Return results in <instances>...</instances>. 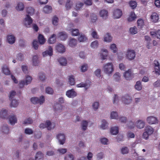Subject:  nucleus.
I'll use <instances>...</instances> for the list:
<instances>
[{
	"mask_svg": "<svg viewBox=\"0 0 160 160\" xmlns=\"http://www.w3.org/2000/svg\"><path fill=\"white\" fill-rule=\"evenodd\" d=\"M26 12L28 14L24 19V23L26 27L29 28L32 22V20L30 16H32L34 13L35 9L31 7H27Z\"/></svg>",
	"mask_w": 160,
	"mask_h": 160,
	"instance_id": "nucleus-1",
	"label": "nucleus"
},
{
	"mask_svg": "<svg viewBox=\"0 0 160 160\" xmlns=\"http://www.w3.org/2000/svg\"><path fill=\"white\" fill-rule=\"evenodd\" d=\"M104 71L107 74H111L113 70V65L112 63H108L103 66Z\"/></svg>",
	"mask_w": 160,
	"mask_h": 160,
	"instance_id": "nucleus-2",
	"label": "nucleus"
},
{
	"mask_svg": "<svg viewBox=\"0 0 160 160\" xmlns=\"http://www.w3.org/2000/svg\"><path fill=\"white\" fill-rule=\"evenodd\" d=\"M31 101L34 104L39 103L40 104H41L44 102L45 98L43 96H41L40 98L37 97H32L31 98Z\"/></svg>",
	"mask_w": 160,
	"mask_h": 160,
	"instance_id": "nucleus-3",
	"label": "nucleus"
},
{
	"mask_svg": "<svg viewBox=\"0 0 160 160\" xmlns=\"http://www.w3.org/2000/svg\"><path fill=\"white\" fill-rule=\"evenodd\" d=\"M32 80V77L27 76L26 77L25 82L24 80L21 81L19 83L20 88H22L23 87L24 85H27L30 83Z\"/></svg>",
	"mask_w": 160,
	"mask_h": 160,
	"instance_id": "nucleus-4",
	"label": "nucleus"
},
{
	"mask_svg": "<svg viewBox=\"0 0 160 160\" xmlns=\"http://www.w3.org/2000/svg\"><path fill=\"white\" fill-rule=\"evenodd\" d=\"M51 125V122L49 121H47L46 122V123H42L39 125V128H47L48 129V130H51L52 129H53L55 126V125H53L52 128L50 126Z\"/></svg>",
	"mask_w": 160,
	"mask_h": 160,
	"instance_id": "nucleus-5",
	"label": "nucleus"
},
{
	"mask_svg": "<svg viewBox=\"0 0 160 160\" xmlns=\"http://www.w3.org/2000/svg\"><path fill=\"white\" fill-rule=\"evenodd\" d=\"M126 57L129 60L133 59L135 57V52L134 50H128L126 54Z\"/></svg>",
	"mask_w": 160,
	"mask_h": 160,
	"instance_id": "nucleus-6",
	"label": "nucleus"
},
{
	"mask_svg": "<svg viewBox=\"0 0 160 160\" xmlns=\"http://www.w3.org/2000/svg\"><path fill=\"white\" fill-rule=\"evenodd\" d=\"M154 66L155 69V72L156 75H159L160 74V64L157 60L154 61Z\"/></svg>",
	"mask_w": 160,
	"mask_h": 160,
	"instance_id": "nucleus-7",
	"label": "nucleus"
},
{
	"mask_svg": "<svg viewBox=\"0 0 160 160\" xmlns=\"http://www.w3.org/2000/svg\"><path fill=\"white\" fill-rule=\"evenodd\" d=\"M147 121L149 124H156L158 123V120L155 117L153 116H149L147 117Z\"/></svg>",
	"mask_w": 160,
	"mask_h": 160,
	"instance_id": "nucleus-8",
	"label": "nucleus"
},
{
	"mask_svg": "<svg viewBox=\"0 0 160 160\" xmlns=\"http://www.w3.org/2000/svg\"><path fill=\"white\" fill-rule=\"evenodd\" d=\"M66 95L69 98H73L77 95L76 92L73 89L69 90L66 92Z\"/></svg>",
	"mask_w": 160,
	"mask_h": 160,
	"instance_id": "nucleus-9",
	"label": "nucleus"
},
{
	"mask_svg": "<svg viewBox=\"0 0 160 160\" xmlns=\"http://www.w3.org/2000/svg\"><path fill=\"white\" fill-rule=\"evenodd\" d=\"M122 102L125 104H129L132 101V99L130 96L128 94L125 95L122 97Z\"/></svg>",
	"mask_w": 160,
	"mask_h": 160,
	"instance_id": "nucleus-10",
	"label": "nucleus"
},
{
	"mask_svg": "<svg viewBox=\"0 0 160 160\" xmlns=\"http://www.w3.org/2000/svg\"><path fill=\"white\" fill-rule=\"evenodd\" d=\"M57 137L60 144L62 145L63 144L65 141V135L63 134L59 133L58 134Z\"/></svg>",
	"mask_w": 160,
	"mask_h": 160,
	"instance_id": "nucleus-11",
	"label": "nucleus"
},
{
	"mask_svg": "<svg viewBox=\"0 0 160 160\" xmlns=\"http://www.w3.org/2000/svg\"><path fill=\"white\" fill-rule=\"evenodd\" d=\"M122 15V11L119 9L115 10L113 12V16L114 18H119Z\"/></svg>",
	"mask_w": 160,
	"mask_h": 160,
	"instance_id": "nucleus-12",
	"label": "nucleus"
},
{
	"mask_svg": "<svg viewBox=\"0 0 160 160\" xmlns=\"http://www.w3.org/2000/svg\"><path fill=\"white\" fill-rule=\"evenodd\" d=\"M125 79L128 80H130L133 78V75L131 73V70L129 69L126 71L124 75Z\"/></svg>",
	"mask_w": 160,
	"mask_h": 160,
	"instance_id": "nucleus-13",
	"label": "nucleus"
},
{
	"mask_svg": "<svg viewBox=\"0 0 160 160\" xmlns=\"http://www.w3.org/2000/svg\"><path fill=\"white\" fill-rule=\"evenodd\" d=\"M52 54L53 49L51 46H49L48 50L42 53V55L43 57H46L48 55L51 56Z\"/></svg>",
	"mask_w": 160,
	"mask_h": 160,
	"instance_id": "nucleus-14",
	"label": "nucleus"
},
{
	"mask_svg": "<svg viewBox=\"0 0 160 160\" xmlns=\"http://www.w3.org/2000/svg\"><path fill=\"white\" fill-rule=\"evenodd\" d=\"M8 119L11 125H13L17 122V119L15 115H9Z\"/></svg>",
	"mask_w": 160,
	"mask_h": 160,
	"instance_id": "nucleus-15",
	"label": "nucleus"
},
{
	"mask_svg": "<svg viewBox=\"0 0 160 160\" xmlns=\"http://www.w3.org/2000/svg\"><path fill=\"white\" fill-rule=\"evenodd\" d=\"M0 117L3 119H7L8 118V111L6 109H2L0 112Z\"/></svg>",
	"mask_w": 160,
	"mask_h": 160,
	"instance_id": "nucleus-16",
	"label": "nucleus"
},
{
	"mask_svg": "<svg viewBox=\"0 0 160 160\" xmlns=\"http://www.w3.org/2000/svg\"><path fill=\"white\" fill-rule=\"evenodd\" d=\"M56 49L58 52L60 53H63L65 51L64 46L61 44H58L56 47Z\"/></svg>",
	"mask_w": 160,
	"mask_h": 160,
	"instance_id": "nucleus-17",
	"label": "nucleus"
},
{
	"mask_svg": "<svg viewBox=\"0 0 160 160\" xmlns=\"http://www.w3.org/2000/svg\"><path fill=\"white\" fill-rule=\"evenodd\" d=\"M7 40L9 44H12L15 42V38L13 35H9L7 36Z\"/></svg>",
	"mask_w": 160,
	"mask_h": 160,
	"instance_id": "nucleus-18",
	"label": "nucleus"
},
{
	"mask_svg": "<svg viewBox=\"0 0 160 160\" xmlns=\"http://www.w3.org/2000/svg\"><path fill=\"white\" fill-rule=\"evenodd\" d=\"M151 18L153 22H156L158 21L159 19L158 14L156 12H153L151 15Z\"/></svg>",
	"mask_w": 160,
	"mask_h": 160,
	"instance_id": "nucleus-19",
	"label": "nucleus"
},
{
	"mask_svg": "<svg viewBox=\"0 0 160 160\" xmlns=\"http://www.w3.org/2000/svg\"><path fill=\"white\" fill-rule=\"evenodd\" d=\"M150 33L152 37H156L157 38L160 39V30H158L156 32H150Z\"/></svg>",
	"mask_w": 160,
	"mask_h": 160,
	"instance_id": "nucleus-20",
	"label": "nucleus"
},
{
	"mask_svg": "<svg viewBox=\"0 0 160 160\" xmlns=\"http://www.w3.org/2000/svg\"><path fill=\"white\" fill-rule=\"evenodd\" d=\"M145 131L148 133V134L151 135L153 133L154 130L153 128L151 126H149L145 127Z\"/></svg>",
	"mask_w": 160,
	"mask_h": 160,
	"instance_id": "nucleus-21",
	"label": "nucleus"
},
{
	"mask_svg": "<svg viewBox=\"0 0 160 160\" xmlns=\"http://www.w3.org/2000/svg\"><path fill=\"white\" fill-rule=\"evenodd\" d=\"M43 154L41 152H37L35 156L36 160H43Z\"/></svg>",
	"mask_w": 160,
	"mask_h": 160,
	"instance_id": "nucleus-22",
	"label": "nucleus"
},
{
	"mask_svg": "<svg viewBox=\"0 0 160 160\" xmlns=\"http://www.w3.org/2000/svg\"><path fill=\"white\" fill-rule=\"evenodd\" d=\"M56 40V35L55 34H53L49 38L48 42L50 44H53L55 42Z\"/></svg>",
	"mask_w": 160,
	"mask_h": 160,
	"instance_id": "nucleus-23",
	"label": "nucleus"
},
{
	"mask_svg": "<svg viewBox=\"0 0 160 160\" xmlns=\"http://www.w3.org/2000/svg\"><path fill=\"white\" fill-rule=\"evenodd\" d=\"M108 14V12L104 10H101L100 12V16L103 19H106L107 18Z\"/></svg>",
	"mask_w": 160,
	"mask_h": 160,
	"instance_id": "nucleus-24",
	"label": "nucleus"
},
{
	"mask_svg": "<svg viewBox=\"0 0 160 160\" xmlns=\"http://www.w3.org/2000/svg\"><path fill=\"white\" fill-rule=\"evenodd\" d=\"M59 37L62 40H65L67 38V35L65 32H60L59 33Z\"/></svg>",
	"mask_w": 160,
	"mask_h": 160,
	"instance_id": "nucleus-25",
	"label": "nucleus"
},
{
	"mask_svg": "<svg viewBox=\"0 0 160 160\" xmlns=\"http://www.w3.org/2000/svg\"><path fill=\"white\" fill-rule=\"evenodd\" d=\"M52 7L50 6L46 5L43 8V11L46 13H49L51 12Z\"/></svg>",
	"mask_w": 160,
	"mask_h": 160,
	"instance_id": "nucleus-26",
	"label": "nucleus"
},
{
	"mask_svg": "<svg viewBox=\"0 0 160 160\" xmlns=\"http://www.w3.org/2000/svg\"><path fill=\"white\" fill-rule=\"evenodd\" d=\"M77 44V41L76 39L71 38L69 40L68 42L69 46L72 47H75Z\"/></svg>",
	"mask_w": 160,
	"mask_h": 160,
	"instance_id": "nucleus-27",
	"label": "nucleus"
},
{
	"mask_svg": "<svg viewBox=\"0 0 160 160\" xmlns=\"http://www.w3.org/2000/svg\"><path fill=\"white\" fill-rule=\"evenodd\" d=\"M137 127L138 128L140 129L144 127L145 122L141 120H139L137 122Z\"/></svg>",
	"mask_w": 160,
	"mask_h": 160,
	"instance_id": "nucleus-28",
	"label": "nucleus"
},
{
	"mask_svg": "<svg viewBox=\"0 0 160 160\" xmlns=\"http://www.w3.org/2000/svg\"><path fill=\"white\" fill-rule=\"evenodd\" d=\"M2 69L3 72L6 75H8L10 74V71L7 66H3L2 68Z\"/></svg>",
	"mask_w": 160,
	"mask_h": 160,
	"instance_id": "nucleus-29",
	"label": "nucleus"
},
{
	"mask_svg": "<svg viewBox=\"0 0 160 160\" xmlns=\"http://www.w3.org/2000/svg\"><path fill=\"white\" fill-rule=\"evenodd\" d=\"M58 61L61 65L66 66L67 64L66 59L64 58L61 57L58 59Z\"/></svg>",
	"mask_w": 160,
	"mask_h": 160,
	"instance_id": "nucleus-30",
	"label": "nucleus"
},
{
	"mask_svg": "<svg viewBox=\"0 0 160 160\" xmlns=\"http://www.w3.org/2000/svg\"><path fill=\"white\" fill-rule=\"evenodd\" d=\"M104 41L106 42H111L112 39V37L110 35L109 33H107L104 38Z\"/></svg>",
	"mask_w": 160,
	"mask_h": 160,
	"instance_id": "nucleus-31",
	"label": "nucleus"
},
{
	"mask_svg": "<svg viewBox=\"0 0 160 160\" xmlns=\"http://www.w3.org/2000/svg\"><path fill=\"white\" fill-rule=\"evenodd\" d=\"M38 40L39 43L41 44H43L46 41L44 36L41 34H39L38 37Z\"/></svg>",
	"mask_w": 160,
	"mask_h": 160,
	"instance_id": "nucleus-32",
	"label": "nucleus"
},
{
	"mask_svg": "<svg viewBox=\"0 0 160 160\" xmlns=\"http://www.w3.org/2000/svg\"><path fill=\"white\" fill-rule=\"evenodd\" d=\"M136 18L135 13L133 12H131L130 15L128 18V21L129 22H131L134 20Z\"/></svg>",
	"mask_w": 160,
	"mask_h": 160,
	"instance_id": "nucleus-33",
	"label": "nucleus"
},
{
	"mask_svg": "<svg viewBox=\"0 0 160 160\" xmlns=\"http://www.w3.org/2000/svg\"><path fill=\"white\" fill-rule=\"evenodd\" d=\"M32 62L34 66H36L38 65L39 61L38 60V57L37 55L33 56L32 58Z\"/></svg>",
	"mask_w": 160,
	"mask_h": 160,
	"instance_id": "nucleus-34",
	"label": "nucleus"
},
{
	"mask_svg": "<svg viewBox=\"0 0 160 160\" xmlns=\"http://www.w3.org/2000/svg\"><path fill=\"white\" fill-rule=\"evenodd\" d=\"M110 132L112 135H116L118 133V127H114L112 128L111 129Z\"/></svg>",
	"mask_w": 160,
	"mask_h": 160,
	"instance_id": "nucleus-35",
	"label": "nucleus"
},
{
	"mask_svg": "<svg viewBox=\"0 0 160 160\" xmlns=\"http://www.w3.org/2000/svg\"><path fill=\"white\" fill-rule=\"evenodd\" d=\"M24 8V5L22 2H19L18 3L17 6L16 7V8L17 10L18 11H22Z\"/></svg>",
	"mask_w": 160,
	"mask_h": 160,
	"instance_id": "nucleus-36",
	"label": "nucleus"
},
{
	"mask_svg": "<svg viewBox=\"0 0 160 160\" xmlns=\"http://www.w3.org/2000/svg\"><path fill=\"white\" fill-rule=\"evenodd\" d=\"M102 53L101 54V58L102 59H105L107 56L108 54V50L106 49H102Z\"/></svg>",
	"mask_w": 160,
	"mask_h": 160,
	"instance_id": "nucleus-37",
	"label": "nucleus"
},
{
	"mask_svg": "<svg viewBox=\"0 0 160 160\" xmlns=\"http://www.w3.org/2000/svg\"><path fill=\"white\" fill-rule=\"evenodd\" d=\"M68 82L71 85H73L75 84V80L74 76H70L68 78Z\"/></svg>",
	"mask_w": 160,
	"mask_h": 160,
	"instance_id": "nucleus-38",
	"label": "nucleus"
},
{
	"mask_svg": "<svg viewBox=\"0 0 160 160\" xmlns=\"http://www.w3.org/2000/svg\"><path fill=\"white\" fill-rule=\"evenodd\" d=\"M138 27L139 28H142L144 26V23L143 20L142 19L139 18L137 21Z\"/></svg>",
	"mask_w": 160,
	"mask_h": 160,
	"instance_id": "nucleus-39",
	"label": "nucleus"
},
{
	"mask_svg": "<svg viewBox=\"0 0 160 160\" xmlns=\"http://www.w3.org/2000/svg\"><path fill=\"white\" fill-rule=\"evenodd\" d=\"M11 101L10 106L11 107H16L18 104V101L15 99L11 100Z\"/></svg>",
	"mask_w": 160,
	"mask_h": 160,
	"instance_id": "nucleus-40",
	"label": "nucleus"
},
{
	"mask_svg": "<svg viewBox=\"0 0 160 160\" xmlns=\"http://www.w3.org/2000/svg\"><path fill=\"white\" fill-rule=\"evenodd\" d=\"M135 88L138 91L142 89V86L140 81H138L136 82V84L135 86Z\"/></svg>",
	"mask_w": 160,
	"mask_h": 160,
	"instance_id": "nucleus-41",
	"label": "nucleus"
},
{
	"mask_svg": "<svg viewBox=\"0 0 160 160\" xmlns=\"http://www.w3.org/2000/svg\"><path fill=\"white\" fill-rule=\"evenodd\" d=\"M111 118L118 119V113L116 112H111L110 116Z\"/></svg>",
	"mask_w": 160,
	"mask_h": 160,
	"instance_id": "nucleus-42",
	"label": "nucleus"
},
{
	"mask_svg": "<svg viewBox=\"0 0 160 160\" xmlns=\"http://www.w3.org/2000/svg\"><path fill=\"white\" fill-rule=\"evenodd\" d=\"M72 5V2L70 0H67L65 6L67 10H68L70 9Z\"/></svg>",
	"mask_w": 160,
	"mask_h": 160,
	"instance_id": "nucleus-43",
	"label": "nucleus"
},
{
	"mask_svg": "<svg viewBox=\"0 0 160 160\" xmlns=\"http://www.w3.org/2000/svg\"><path fill=\"white\" fill-rule=\"evenodd\" d=\"M88 122L86 121H83L82 123V129L83 131L87 129Z\"/></svg>",
	"mask_w": 160,
	"mask_h": 160,
	"instance_id": "nucleus-44",
	"label": "nucleus"
},
{
	"mask_svg": "<svg viewBox=\"0 0 160 160\" xmlns=\"http://www.w3.org/2000/svg\"><path fill=\"white\" fill-rule=\"evenodd\" d=\"M87 39V38L83 34H81L80 36L79 37L78 40L80 42H83L85 41Z\"/></svg>",
	"mask_w": 160,
	"mask_h": 160,
	"instance_id": "nucleus-45",
	"label": "nucleus"
},
{
	"mask_svg": "<svg viewBox=\"0 0 160 160\" xmlns=\"http://www.w3.org/2000/svg\"><path fill=\"white\" fill-rule=\"evenodd\" d=\"M2 132L5 134H8L9 132V129L7 125H5L2 127Z\"/></svg>",
	"mask_w": 160,
	"mask_h": 160,
	"instance_id": "nucleus-46",
	"label": "nucleus"
},
{
	"mask_svg": "<svg viewBox=\"0 0 160 160\" xmlns=\"http://www.w3.org/2000/svg\"><path fill=\"white\" fill-rule=\"evenodd\" d=\"M71 32L73 36H77L79 34V30L78 29H72Z\"/></svg>",
	"mask_w": 160,
	"mask_h": 160,
	"instance_id": "nucleus-47",
	"label": "nucleus"
},
{
	"mask_svg": "<svg viewBox=\"0 0 160 160\" xmlns=\"http://www.w3.org/2000/svg\"><path fill=\"white\" fill-rule=\"evenodd\" d=\"M107 122L105 120H103L102 121V123L101 126V128L102 129H106L107 126Z\"/></svg>",
	"mask_w": 160,
	"mask_h": 160,
	"instance_id": "nucleus-48",
	"label": "nucleus"
},
{
	"mask_svg": "<svg viewBox=\"0 0 160 160\" xmlns=\"http://www.w3.org/2000/svg\"><path fill=\"white\" fill-rule=\"evenodd\" d=\"M110 49L112 50L113 52L115 53L117 51V48L115 44H111L110 47Z\"/></svg>",
	"mask_w": 160,
	"mask_h": 160,
	"instance_id": "nucleus-49",
	"label": "nucleus"
},
{
	"mask_svg": "<svg viewBox=\"0 0 160 160\" xmlns=\"http://www.w3.org/2000/svg\"><path fill=\"white\" fill-rule=\"evenodd\" d=\"M74 157L72 154H69L65 156L64 160H73Z\"/></svg>",
	"mask_w": 160,
	"mask_h": 160,
	"instance_id": "nucleus-50",
	"label": "nucleus"
},
{
	"mask_svg": "<svg viewBox=\"0 0 160 160\" xmlns=\"http://www.w3.org/2000/svg\"><path fill=\"white\" fill-rule=\"evenodd\" d=\"M129 4L130 7L132 9H134L136 8L137 5L136 2L135 1H130Z\"/></svg>",
	"mask_w": 160,
	"mask_h": 160,
	"instance_id": "nucleus-51",
	"label": "nucleus"
},
{
	"mask_svg": "<svg viewBox=\"0 0 160 160\" xmlns=\"http://www.w3.org/2000/svg\"><path fill=\"white\" fill-rule=\"evenodd\" d=\"M130 32L132 34H134L137 32V28L136 27L133 28H131L130 29Z\"/></svg>",
	"mask_w": 160,
	"mask_h": 160,
	"instance_id": "nucleus-52",
	"label": "nucleus"
},
{
	"mask_svg": "<svg viewBox=\"0 0 160 160\" xmlns=\"http://www.w3.org/2000/svg\"><path fill=\"white\" fill-rule=\"evenodd\" d=\"M32 122V120L31 118H29L24 121L23 124H31Z\"/></svg>",
	"mask_w": 160,
	"mask_h": 160,
	"instance_id": "nucleus-53",
	"label": "nucleus"
},
{
	"mask_svg": "<svg viewBox=\"0 0 160 160\" xmlns=\"http://www.w3.org/2000/svg\"><path fill=\"white\" fill-rule=\"evenodd\" d=\"M129 149L127 147H123L121 149V153L123 154H126L128 153Z\"/></svg>",
	"mask_w": 160,
	"mask_h": 160,
	"instance_id": "nucleus-54",
	"label": "nucleus"
},
{
	"mask_svg": "<svg viewBox=\"0 0 160 160\" xmlns=\"http://www.w3.org/2000/svg\"><path fill=\"white\" fill-rule=\"evenodd\" d=\"M46 92L48 94H52L53 93L54 91L52 88L48 87L46 88Z\"/></svg>",
	"mask_w": 160,
	"mask_h": 160,
	"instance_id": "nucleus-55",
	"label": "nucleus"
},
{
	"mask_svg": "<svg viewBox=\"0 0 160 160\" xmlns=\"http://www.w3.org/2000/svg\"><path fill=\"white\" fill-rule=\"evenodd\" d=\"M58 18L56 16H54L52 19V22L53 25H56L58 24Z\"/></svg>",
	"mask_w": 160,
	"mask_h": 160,
	"instance_id": "nucleus-56",
	"label": "nucleus"
},
{
	"mask_svg": "<svg viewBox=\"0 0 160 160\" xmlns=\"http://www.w3.org/2000/svg\"><path fill=\"white\" fill-rule=\"evenodd\" d=\"M98 46V41H95L91 43V46L93 48H96Z\"/></svg>",
	"mask_w": 160,
	"mask_h": 160,
	"instance_id": "nucleus-57",
	"label": "nucleus"
},
{
	"mask_svg": "<svg viewBox=\"0 0 160 160\" xmlns=\"http://www.w3.org/2000/svg\"><path fill=\"white\" fill-rule=\"evenodd\" d=\"M91 18L92 22H95L97 20V16L94 14H92L91 15Z\"/></svg>",
	"mask_w": 160,
	"mask_h": 160,
	"instance_id": "nucleus-58",
	"label": "nucleus"
},
{
	"mask_svg": "<svg viewBox=\"0 0 160 160\" xmlns=\"http://www.w3.org/2000/svg\"><path fill=\"white\" fill-rule=\"evenodd\" d=\"M92 31L91 33V35L92 37L93 38L98 39V36L97 34V32L94 31V29L93 28H92Z\"/></svg>",
	"mask_w": 160,
	"mask_h": 160,
	"instance_id": "nucleus-59",
	"label": "nucleus"
},
{
	"mask_svg": "<svg viewBox=\"0 0 160 160\" xmlns=\"http://www.w3.org/2000/svg\"><path fill=\"white\" fill-rule=\"evenodd\" d=\"M25 132L26 134L30 135L33 133V131L31 129L27 128L25 130Z\"/></svg>",
	"mask_w": 160,
	"mask_h": 160,
	"instance_id": "nucleus-60",
	"label": "nucleus"
},
{
	"mask_svg": "<svg viewBox=\"0 0 160 160\" xmlns=\"http://www.w3.org/2000/svg\"><path fill=\"white\" fill-rule=\"evenodd\" d=\"M38 42L36 40H34L32 42L33 47L36 50L38 48Z\"/></svg>",
	"mask_w": 160,
	"mask_h": 160,
	"instance_id": "nucleus-61",
	"label": "nucleus"
},
{
	"mask_svg": "<svg viewBox=\"0 0 160 160\" xmlns=\"http://www.w3.org/2000/svg\"><path fill=\"white\" fill-rule=\"evenodd\" d=\"M113 77L116 81H118L120 79V74L119 72H116L113 75Z\"/></svg>",
	"mask_w": 160,
	"mask_h": 160,
	"instance_id": "nucleus-62",
	"label": "nucleus"
},
{
	"mask_svg": "<svg viewBox=\"0 0 160 160\" xmlns=\"http://www.w3.org/2000/svg\"><path fill=\"white\" fill-rule=\"evenodd\" d=\"M100 141L102 144L105 145L108 144V140L106 138H103L101 139Z\"/></svg>",
	"mask_w": 160,
	"mask_h": 160,
	"instance_id": "nucleus-63",
	"label": "nucleus"
},
{
	"mask_svg": "<svg viewBox=\"0 0 160 160\" xmlns=\"http://www.w3.org/2000/svg\"><path fill=\"white\" fill-rule=\"evenodd\" d=\"M88 68V65L87 64H85L82 65L81 68V71L82 72H85L86 71Z\"/></svg>",
	"mask_w": 160,
	"mask_h": 160,
	"instance_id": "nucleus-64",
	"label": "nucleus"
}]
</instances>
